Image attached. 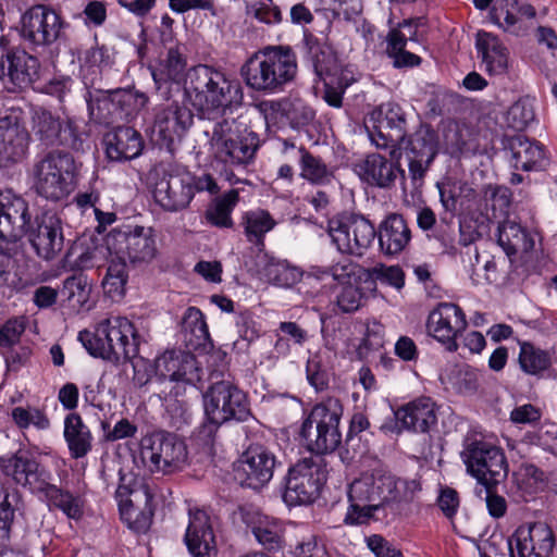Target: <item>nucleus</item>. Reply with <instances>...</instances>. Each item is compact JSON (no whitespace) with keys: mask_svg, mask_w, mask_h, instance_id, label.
<instances>
[{"mask_svg":"<svg viewBox=\"0 0 557 557\" xmlns=\"http://www.w3.org/2000/svg\"><path fill=\"white\" fill-rule=\"evenodd\" d=\"M417 24L411 20H405L398 28H392L387 35V41L408 45V42L418 45Z\"/></svg>","mask_w":557,"mask_h":557,"instance_id":"69168bd1","label":"nucleus"},{"mask_svg":"<svg viewBox=\"0 0 557 557\" xmlns=\"http://www.w3.org/2000/svg\"><path fill=\"white\" fill-rule=\"evenodd\" d=\"M106 245L116 259H126L133 264L150 262L158 252L154 232L145 226L113 230L108 234Z\"/></svg>","mask_w":557,"mask_h":557,"instance_id":"2eb2a0df","label":"nucleus"},{"mask_svg":"<svg viewBox=\"0 0 557 557\" xmlns=\"http://www.w3.org/2000/svg\"><path fill=\"white\" fill-rule=\"evenodd\" d=\"M507 145L511 152V164L516 170H540L547 163L545 149L536 140L518 134L509 137Z\"/></svg>","mask_w":557,"mask_h":557,"instance_id":"c85d7f7f","label":"nucleus"},{"mask_svg":"<svg viewBox=\"0 0 557 557\" xmlns=\"http://www.w3.org/2000/svg\"><path fill=\"white\" fill-rule=\"evenodd\" d=\"M64 437L71 456L75 459L85 457L91 449L90 431L77 413H70L65 418Z\"/></svg>","mask_w":557,"mask_h":557,"instance_id":"e433bc0d","label":"nucleus"},{"mask_svg":"<svg viewBox=\"0 0 557 557\" xmlns=\"http://www.w3.org/2000/svg\"><path fill=\"white\" fill-rule=\"evenodd\" d=\"M79 339L92 356L116 362L137 357L144 337L128 319L110 317L99 323L94 334L81 332Z\"/></svg>","mask_w":557,"mask_h":557,"instance_id":"20e7f679","label":"nucleus"},{"mask_svg":"<svg viewBox=\"0 0 557 557\" xmlns=\"http://www.w3.org/2000/svg\"><path fill=\"white\" fill-rule=\"evenodd\" d=\"M186 62L178 49L170 48L166 59L161 64V69L152 72V77L158 85V89H161L162 84H166L168 81L177 84L183 77Z\"/></svg>","mask_w":557,"mask_h":557,"instance_id":"09e8293b","label":"nucleus"},{"mask_svg":"<svg viewBox=\"0 0 557 557\" xmlns=\"http://www.w3.org/2000/svg\"><path fill=\"white\" fill-rule=\"evenodd\" d=\"M203 406L210 425L213 430L231 420L245 421L250 416L249 404L243 391L231 381L213 383L203 395Z\"/></svg>","mask_w":557,"mask_h":557,"instance_id":"9b49d317","label":"nucleus"},{"mask_svg":"<svg viewBox=\"0 0 557 557\" xmlns=\"http://www.w3.org/2000/svg\"><path fill=\"white\" fill-rule=\"evenodd\" d=\"M332 370V354L329 349H319L312 354L306 366L307 380L315 391H324L329 386Z\"/></svg>","mask_w":557,"mask_h":557,"instance_id":"79ce46f5","label":"nucleus"},{"mask_svg":"<svg viewBox=\"0 0 557 557\" xmlns=\"http://www.w3.org/2000/svg\"><path fill=\"white\" fill-rule=\"evenodd\" d=\"M297 74V58L288 46H268L256 52L243 67L246 84L253 90L273 94Z\"/></svg>","mask_w":557,"mask_h":557,"instance_id":"7ed1b4c3","label":"nucleus"},{"mask_svg":"<svg viewBox=\"0 0 557 557\" xmlns=\"http://www.w3.org/2000/svg\"><path fill=\"white\" fill-rule=\"evenodd\" d=\"M39 492L44 493L51 505L62 510L69 518L78 519L82 516L79 499L51 484L50 481H47Z\"/></svg>","mask_w":557,"mask_h":557,"instance_id":"8fccbe9b","label":"nucleus"},{"mask_svg":"<svg viewBox=\"0 0 557 557\" xmlns=\"http://www.w3.org/2000/svg\"><path fill=\"white\" fill-rule=\"evenodd\" d=\"M39 69V60L25 50H8L0 58V83L9 92L25 90L38 79Z\"/></svg>","mask_w":557,"mask_h":557,"instance_id":"dca6fc26","label":"nucleus"},{"mask_svg":"<svg viewBox=\"0 0 557 557\" xmlns=\"http://www.w3.org/2000/svg\"><path fill=\"white\" fill-rule=\"evenodd\" d=\"M91 286L87 277L79 274L67 277L63 283L62 294L73 309L79 310L89 300Z\"/></svg>","mask_w":557,"mask_h":557,"instance_id":"603ef678","label":"nucleus"},{"mask_svg":"<svg viewBox=\"0 0 557 557\" xmlns=\"http://www.w3.org/2000/svg\"><path fill=\"white\" fill-rule=\"evenodd\" d=\"M185 542L194 557H216L218 549L211 518L205 510H189Z\"/></svg>","mask_w":557,"mask_h":557,"instance_id":"bb28decb","label":"nucleus"},{"mask_svg":"<svg viewBox=\"0 0 557 557\" xmlns=\"http://www.w3.org/2000/svg\"><path fill=\"white\" fill-rule=\"evenodd\" d=\"M115 102L119 107L120 120H127L137 114L148 103V97L129 89H115Z\"/></svg>","mask_w":557,"mask_h":557,"instance_id":"864d4df0","label":"nucleus"},{"mask_svg":"<svg viewBox=\"0 0 557 557\" xmlns=\"http://www.w3.org/2000/svg\"><path fill=\"white\" fill-rule=\"evenodd\" d=\"M239 200L237 189H231L223 196L216 197L208 206L205 218L209 224L215 227H232V212Z\"/></svg>","mask_w":557,"mask_h":557,"instance_id":"a19ab883","label":"nucleus"},{"mask_svg":"<svg viewBox=\"0 0 557 557\" xmlns=\"http://www.w3.org/2000/svg\"><path fill=\"white\" fill-rule=\"evenodd\" d=\"M461 458L470 475L485 488H495L508 475V463L504 450L486 441H468Z\"/></svg>","mask_w":557,"mask_h":557,"instance_id":"9d476101","label":"nucleus"},{"mask_svg":"<svg viewBox=\"0 0 557 557\" xmlns=\"http://www.w3.org/2000/svg\"><path fill=\"white\" fill-rule=\"evenodd\" d=\"M65 25L53 9L37 4L22 15L20 36L32 50H44L62 37Z\"/></svg>","mask_w":557,"mask_h":557,"instance_id":"ddd939ff","label":"nucleus"},{"mask_svg":"<svg viewBox=\"0 0 557 557\" xmlns=\"http://www.w3.org/2000/svg\"><path fill=\"white\" fill-rule=\"evenodd\" d=\"M83 14L86 25L100 27L107 21V4L106 2L99 0L89 1L85 5Z\"/></svg>","mask_w":557,"mask_h":557,"instance_id":"338daca9","label":"nucleus"},{"mask_svg":"<svg viewBox=\"0 0 557 557\" xmlns=\"http://www.w3.org/2000/svg\"><path fill=\"white\" fill-rule=\"evenodd\" d=\"M195 363V359L190 355L174 350L165 351L156 359V373L162 379L193 383Z\"/></svg>","mask_w":557,"mask_h":557,"instance_id":"72a5a7b5","label":"nucleus"},{"mask_svg":"<svg viewBox=\"0 0 557 557\" xmlns=\"http://www.w3.org/2000/svg\"><path fill=\"white\" fill-rule=\"evenodd\" d=\"M332 243L342 253L361 257L372 245L376 231L373 224L359 214H342L327 223Z\"/></svg>","mask_w":557,"mask_h":557,"instance_id":"4468645a","label":"nucleus"},{"mask_svg":"<svg viewBox=\"0 0 557 557\" xmlns=\"http://www.w3.org/2000/svg\"><path fill=\"white\" fill-rule=\"evenodd\" d=\"M305 46L314 73L321 79L330 75L336 66L333 49L322 39L312 34H305Z\"/></svg>","mask_w":557,"mask_h":557,"instance_id":"c9c22d12","label":"nucleus"},{"mask_svg":"<svg viewBox=\"0 0 557 557\" xmlns=\"http://www.w3.org/2000/svg\"><path fill=\"white\" fill-rule=\"evenodd\" d=\"M193 123L191 110L177 100L166 98L165 103L154 109L153 132L163 140L172 143L182 138Z\"/></svg>","mask_w":557,"mask_h":557,"instance_id":"5701e85b","label":"nucleus"},{"mask_svg":"<svg viewBox=\"0 0 557 557\" xmlns=\"http://www.w3.org/2000/svg\"><path fill=\"white\" fill-rule=\"evenodd\" d=\"M87 104L91 119L99 123L109 124L121 121L119 107L115 102V90H98L95 95L89 94Z\"/></svg>","mask_w":557,"mask_h":557,"instance_id":"37998d69","label":"nucleus"},{"mask_svg":"<svg viewBox=\"0 0 557 557\" xmlns=\"http://www.w3.org/2000/svg\"><path fill=\"white\" fill-rule=\"evenodd\" d=\"M0 469L16 484L29 486L37 492L42 490L45 483L51 479L50 473L41 468L36 458L26 450H17L15 454L0 457Z\"/></svg>","mask_w":557,"mask_h":557,"instance_id":"4be33fe9","label":"nucleus"},{"mask_svg":"<svg viewBox=\"0 0 557 557\" xmlns=\"http://www.w3.org/2000/svg\"><path fill=\"white\" fill-rule=\"evenodd\" d=\"M407 45L387 41L386 52L393 59L395 67H412L421 63V58L406 49Z\"/></svg>","mask_w":557,"mask_h":557,"instance_id":"680f3d73","label":"nucleus"},{"mask_svg":"<svg viewBox=\"0 0 557 557\" xmlns=\"http://www.w3.org/2000/svg\"><path fill=\"white\" fill-rule=\"evenodd\" d=\"M30 215L26 201L10 191L0 193V238L16 242L27 231Z\"/></svg>","mask_w":557,"mask_h":557,"instance_id":"b1692460","label":"nucleus"},{"mask_svg":"<svg viewBox=\"0 0 557 557\" xmlns=\"http://www.w3.org/2000/svg\"><path fill=\"white\" fill-rule=\"evenodd\" d=\"M480 372L468 366H457L450 376L453 386L460 393L472 394L480 386Z\"/></svg>","mask_w":557,"mask_h":557,"instance_id":"4d7b16f0","label":"nucleus"},{"mask_svg":"<svg viewBox=\"0 0 557 557\" xmlns=\"http://www.w3.org/2000/svg\"><path fill=\"white\" fill-rule=\"evenodd\" d=\"M300 177L314 185L329 184L334 177V172L322 160V158L312 154L305 147H298Z\"/></svg>","mask_w":557,"mask_h":557,"instance_id":"58836bf2","label":"nucleus"},{"mask_svg":"<svg viewBox=\"0 0 557 557\" xmlns=\"http://www.w3.org/2000/svg\"><path fill=\"white\" fill-rule=\"evenodd\" d=\"M149 180L153 199L164 211L185 210L195 197L194 176L189 172L160 163L150 171Z\"/></svg>","mask_w":557,"mask_h":557,"instance_id":"6e6552de","label":"nucleus"},{"mask_svg":"<svg viewBox=\"0 0 557 557\" xmlns=\"http://www.w3.org/2000/svg\"><path fill=\"white\" fill-rule=\"evenodd\" d=\"M411 232L405 219L399 214L388 215L381 224L379 243L386 255L401 252L410 243Z\"/></svg>","mask_w":557,"mask_h":557,"instance_id":"f704fd0d","label":"nucleus"},{"mask_svg":"<svg viewBox=\"0 0 557 557\" xmlns=\"http://www.w3.org/2000/svg\"><path fill=\"white\" fill-rule=\"evenodd\" d=\"M355 170L362 181L379 187H389L397 174L404 173L397 164L379 153L368 154L355 165Z\"/></svg>","mask_w":557,"mask_h":557,"instance_id":"473e14b6","label":"nucleus"},{"mask_svg":"<svg viewBox=\"0 0 557 557\" xmlns=\"http://www.w3.org/2000/svg\"><path fill=\"white\" fill-rule=\"evenodd\" d=\"M240 126L235 119L230 117L213 125L209 146L216 161L230 166L247 165L252 161L257 137Z\"/></svg>","mask_w":557,"mask_h":557,"instance_id":"0eeeda50","label":"nucleus"},{"mask_svg":"<svg viewBox=\"0 0 557 557\" xmlns=\"http://www.w3.org/2000/svg\"><path fill=\"white\" fill-rule=\"evenodd\" d=\"M554 545V532L544 521L521 524L508 540L510 557H549Z\"/></svg>","mask_w":557,"mask_h":557,"instance_id":"f3484780","label":"nucleus"},{"mask_svg":"<svg viewBox=\"0 0 557 557\" xmlns=\"http://www.w3.org/2000/svg\"><path fill=\"white\" fill-rule=\"evenodd\" d=\"M421 491L422 484L419 479L396 478L382 469L366 472L348 487L349 507L344 522L348 525L368 523L374 512L384 505H409L417 499Z\"/></svg>","mask_w":557,"mask_h":557,"instance_id":"f257e3e1","label":"nucleus"},{"mask_svg":"<svg viewBox=\"0 0 557 557\" xmlns=\"http://www.w3.org/2000/svg\"><path fill=\"white\" fill-rule=\"evenodd\" d=\"M140 456L151 472L163 474L181 470L187 463V447L174 434L158 431L141 438Z\"/></svg>","mask_w":557,"mask_h":557,"instance_id":"f8f14e48","label":"nucleus"},{"mask_svg":"<svg viewBox=\"0 0 557 557\" xmlns=\"http://www.w3.org/2000/svg\"><path fill=\"white\" fill-rule=\"evenodd\" d=\"M25 330L24 323L17 319L9 320L0 327V346L10 347L18 343Z\"/></svg>","mask_w":557,"mask_h":557,"instance_id":"774afa93","label":"nucleus"},{"mask_svg":"<svg viewBox=\"0 0 557 557\" xmlns=\"http://www.w3.org/2000/svg\"><path fill=\"white\" fill-rule=\"evenodd\" d=\"M519 364L521 369L532 375H539L552 364L548 351L535 347L529 342L520 343Z\"/></svg>","mask_w":557,"mask_h":557,"instance_id":"de8ad7c7","label":"nucleus"},{"mask_svg":"<svg viewBox=\"0 0 557 557\" xmlns=\"http://www.w3.org/2000/svg\"><path fill=\"white\" fill-rule=\"evenodd\" d=\"M497 242L507 256L529 252L534 247L533 238L520 224L513 221H505L499 224Z\"/></svg>","mask_w":557,"mask_h":557,"instance_id":"4c0bfd02","label":"nucleus"},{"mask_svg":"<svg viewBox=\"0 0 557 557\" xmlns=\"http://www.w3.org/2000/svg\"><path fill=\"white\" fill-rule=\"evenodd\" d=\"M182 327L185 336L189 334V344L193 347H206L211 343L210 333L200 309L189 307L184 313Z\"/></svg>","mask_w":557,"mask_h":557,"instance_id":"a18cd8bd","label":"nucleus"},{"mask_svg":"<svg viewBox=\"0 0 557 557\" xmlns=\"http://www.w3.org/2000/svg\"><path fill=\"white\" fill-rule=\"evenodd\" d=\"M369 276L374 281L388 284L397 289L405 284V273L398 265L377 263L368 270Z\"/></svg>","mask_w":557,"mask_h":557,"instance_id":"052dcab7","label":"nucleus"},{"mask_svg":"<svg viewBox=\"0 0 557 557\" xmlns=\"http://www.w3.org/2000/svg\"><path fill=\"white\" fill-rule=\"evenodd\" d=\"M395 418L404 429L425 433L437 422L435 403L430 397L417 398L398 408Z\"/></svg>","mask_w":557,"mask_h":557,"instance_id":"cd10ccee","label":"nucleus"},{"mask_svg":"<svg viewBox=\"0 0 557 557\" xmlns=\"http://www.w3.org/2000/svg\"><path fill=\"white\" fill-rule=\"evenodd\" d=\"M11 418L18 429H27L30 425L38 430H47L50 420L47 414L36 407H15L11 411Z\"/></svg>","mask_w":557,"mask_h":557,"instance_id":"5fc2aeb1","label":"nucleus"},{"mask_svg":"<svg viewBox=\"0 0 557 557\" xmlns=\"http://www.w3.org/2000/svg\"><path fill=\"white\" fill-rule=\"evenodd\" d=\"M120 513L127 527L137 533L146 532L151 525L152 511L150 509L139 510L133 503H123Z\"/></svg>","mask_w":557,"mask_h":557,"instance_id":"13d9d810","label":"nucleus"},{"mask_svg":"<svg viewBox=\"0 0 557 557\" xmlns=\"http://www.w3.org/2000/svg\"><path fill=\"white\" fill-rule=\"evenodd\" d=\"M18 505L20 495L17 492L0 488V545H4V542L10 537L11 525Z\"/></svg>","mask_w":557,"mask_h":557,"instance_id":"3c124183","label":"nucleus"},{"mask_svg":"<svg viewBox=\"0 0 557 557\" xmlns=\"http://www.w3.org/2000/svg\"><path fill=\"white\" fill-rule=\"evenodd\" d=\"M252 533L265 549L275 550L282 547L283 530L277 522L260 521L252 528Z\"/></svg>","mask_w":557,"mask_h":557,"instance_id":"6e6d98bb","label":"nucleus"},{"mask_svg":"<svg viewBox=\"0 0 557 557\" xmlns=\"http://www.w3.org/2000/svg\"><path fill=\"white\" fill-rule=\"evenodd\" d=\"M243 224L248 242L263 246L264 235L274 228L276 222L268 211L255 210L244 215Z\"/></svg>","mask_w":557,"mask_h":557,"instance_id":"49530a36","label":"nucleus"},{"mask_svg":"<svg viewBox=\"0 0 557 557\" xmlns=\"http://www.w3.org/2000/svg\"><path fill=\"white\" fill-rule=\"evenodd\" d=\"M261 272L268 282L281 287H290L302 276L298 268L290 265L286 260L274 258H267Z\"/></svg>","mask_w":557,"mask_h":557,"instance_id":"c03bdc74","label":"nucleus"},{"mask_svg":"<svg viewBox=\"0 0 557 557\" xmlns=\"http://www.w3.org/2000/svg\"><path fill=\"white\" fill-rule=\"evenodd\" d=\"M468 322L463 310L453 302L438 304L429 314L428 333L445 344L449 351H456V338L467 329Z\"/></svg>","mask_w":557,"mask_h":557,"instance_id":"6ab92c4d","label":"nucleus"},{"mask_svg":"<svg viewBox=\"0 0 557 557\" xmlns=\"http://www.w3.org/2000/svg\"><path fill=\"white\" fill-rule=\"evenodd\" d=\"M29 134L16 115L0 117V166L15 164L27 153Z\"/></svg>","mask_w":557,"mask_h":557,"instance_id":"a878e982","label":"nucleus"},{"mask_svg":"<svg viewBox=\"0 0 557 557\" xmlns=\"http://www.w3.org/2000/svg\"><path fill=\"white\" fill-rule=\"evenodd\" d=\"M30 132L39 145L59 147L66 144L67 134H72L70 123L44 107H34L30 111Z\"/></svg>","mask_w":557,"mask_h":557,"instance_id":"393cba45","label":"nucleus"},{"mask_svg":"<svg viewBox=\"0 0 557 557\" xmlns=\"http://www.w3.org/2000/svg\"><path fill=\"white\" fill-rule=\"evenodd\" d=\"M235 325L239 337L247 343H252L260 337V327L249 312H240L236 315Z\"/></svg>","mask_w":557,"mask_h":557,"instance_id":"e2e57ef3","label":"nucleus"},{"mask_svg":"<svg viewBox=\"0 0 557 557\" xmlns=\"http://www.w3.org/2000/svg\"><path fill=\"white\" fill-rule=\"evenodd\" d=\"M343 406L337 398L330 397L315 405L301 425L300 435L315 456L334 451L342 443L339 422Z\"/></svg>","mask_w":557,"mask_h":557,"instance_id":"423d86ee","label":"nucleus"},{"mask_svg":"<svg viewBox=\"0 0 557 557\" xmlns=\"http://www.w3.org/2000/svg\"><path fill=\"white\" fill-rule=\"evenodd\" d=\"M32 247L44 260H53L63 249L64 236L61 219L53 212L36 216L28 231Z\"/></svg>","mask_w":557,"mask_h":557,"instance_id":"412c9836","label":"nucleus"},{"mask_svg":"<svg viewBox=\"0 0 557 557\" xmlns=\"http://www.w3.org/2000/svg\"><path fill=\"white\" fill-rule=\"evenodd\" d=\"M184 96L203 114L224 112L239 106L244 95L240 84L208 65H197L186 73Z\"/></svg>","mask_w":557,"mask_h":557,"instance_id":"f03ea898","label":"nucleus"},{"mask_svg":"<svg viewBox=\"0 0 557 557\" xmlns=\"http://www.w3.org/2000/svg\"><path fill=\"white\" fill-rule=\"evenodd\" d=\"M374 114H377V124L369 133L370 139L379 149L391 148V156L395 158L397 153L396 147L401 146L406 138V114L401 107L395 102L381 104Z\"/></svg>","mask_w":557,"mask_h":557,"instance_id":"a211bd4d","label":"nucleus"},{"mask_svg":"<svg viewBox=\"0 0 557 557\" xmlns=\"http://www.w3.org/2000/svg\"><path fill=\"white\" fill-rule=\"evenodd\" d=\"M326 478L327 468L322 456L298 460L289 468L285 478V503L290 506L311 504L320 495Z\"/></svg>","mask_w":557,"mask_h":557,"instance_id":"1a4fd4ad","label":"nucleus"},{"mask_svg":"<svg viewBox=\"0 0 557 557\" xmlns=\"http://www.w3.org/2000/svg\"><path fill=\"white\" fill-rule=\"evenodd\" d=\"M399 148H404L407 156L434 159L438 150V140L435 131L426 124L419 128Z\"/></svg>","mask_w":557,"mask_h":557,"instance_id":"ea45409f","label":"nucleus"},{"mask_svg":"<svg viewBox=\"0 0 557 557\" xmlns=\"http://www.w3.org/2000/svg\"><path fill=\"white\" fill-rule=\"evenodd\" d=\"M106 152L112 161H127L137 158L144 148L141 135L129 126H121L104 138Z\"/></svg>","mask_w":557,"mask_h":557,"instance_id":"c756f323","label":"nucleus"},{"mask_svg":"<svg viewBox=\"0 0 557 557\" xmlns=\"http://www.w3.org/2000/svg\"><path fill=\"white\" fill-rule=\"evenodd\" d=\"M336 299L343 312H354L361 306L362 293L357 286L348 284L342 288Z\"/></svg>","mask_w":557,"mask_h":557,"instance_id":"0e129e2a","label":"nucleus"},{"mask_svg":"<svg viewBox=\"0 0 557 557\" xmlns=\"http://www.w3.org/2000/svg\"><path fill=\"white\" fill-rule=\"evenodd\" d=\"M277 465L275 455L268 447L251 445L242 455L237 473L243 484L258 490L271 481Z\"/></svg>","mask_w":557,"mask_h":557,"instance_id":"aec40b11","label":"nucleus"},{"mask_svg":"<svg viewBox=\"0 0 557 557\" xmlns=\"http://www.w3.org/2000/svg\"><path fill=\"white\" fill-rule=\"evenodd\" d=\"M534 120V110L528 100H518L508 109L505 121L508 127L523 131Z\"/></svg>","mask_w":557,"mask_h":557,"instance_id":"bf43d9fd","label":"nucleus"},{"mask_svg":"<svg viewBox=\"0 0 557 557\" xmlns=\"http://www.w3.org/2000/svg\"><path fill=\"white\" fill-rule=\"evenodd\" d=\"M78 171L79 166L70 152L50 150L33 166L34 188L48 200H62L74 189Z\"/></svg>","mask_w":557,"mask_h":557,"instance_id":"39448f33","label":"nucleus"},{"mask_svg":"<svg viewBox=\"0 0 557 557\" xmlns=\"http://www.w3.org/2000/svg\"><path fill=\"white\" fill-rule=\"evenodd\" d=\"M475 47L481 54L485 72L490 75H503L507 72L509 51L496 35L478 32Z\"/></svg>","mask_w":557,"mask_h":557,"instance_id":"2f4dec72","label":"nucleus"},{"mask_svg":"<svg viewBox=\"0 0 557 557\" xmlns=\"http://www.w3.org/2000/svg\"><path fill=\"white\" fill-rule=\"evenodd\" d=\"M535 15L534 7L523 0H496L490 12L494 24L515 35L521 29L522 17L534 18Z\"/></svg>","mask_w":557,"mask_h":557,"instance_id":"7c9ffc66","label":"nucleus"}]
</instances>
